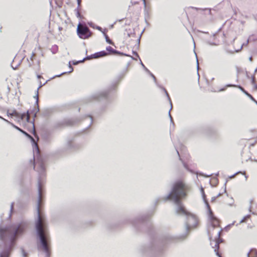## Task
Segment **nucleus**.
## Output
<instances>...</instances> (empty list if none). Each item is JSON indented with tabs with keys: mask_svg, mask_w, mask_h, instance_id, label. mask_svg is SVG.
<instances>
[{
	"mask_svg": "<svg viewBox=\"0 0 257 257\" xmlns=\"http://www.w3.org/2000/svg\"><path fill=\"white\" fill-rule=\"evenodd\" d=\"M23 134H24V135H25L26 136L28 137L29 138H31L32 139H33V138L30 136L29 135L28 133H27L26 132H25V131H24L23 130H22V132H21Z\"/></svg>",
	"mask_w": 257,
	"mask_h": 257,
	"instance_id": "19",
	"label": "nucleus"
},
{
	"mask_svg": "<svg viewBox=\"0 0 257 257\" xmlns=\"http://www.w3.org/2000/svg\"><path fill=\"white\" fill-rule=\"evenodd\" d=\"M247 255L248 257H257V250L254 248L250 249Z\"/></svg>",
	"mask_w": 257,
	"mask_h": 257,
	"instance_id": "13",
	"label": "nucleus"
},
{
	"mask_svg": "<svg viewBox=\"0 0 257 257\" xmlns=\"http://www.w3.org/2000/svg\"><path fill=\"white\" fill-rule=\"evenodd\" d=\"M41 167L43 169H44V164L42 162L40 163Z\"/></svg>",
	"mask_w": 257,
	"mask_h": 257,
	"instance_id": "24",
	"label": "nucleus"
},
{
	"mask_svg": "<svg viewBox=\"0 0 257 257\" xmlns=\"http://www.w3.org/2000/svg\"><path fill=\"white\" fill-rule=\"evenodd\" d=\"M37 77L38 79H40V78H42V77L40 75H38Z\"/></svg>",
	"mask_w": 257,
	"mask_h": 257,
	"instance_id": "27",
	"label": "nucleus"
},
{
	"mask_svg": "<svg viewBox=\"0 0 257 257\" xmlns=\"http://www.w3.org/2000/svg\"><path fill=\"white\" fill-rule=\"evenodd\" d=\"M106 41L109 43L112 44V41L108 38L107 36H106Z\"/></svg>",
	"mask_w": 257,
	"mask_h": 257,
	"instance_id": "22",
	"label": "nucleus"
},
{
	"mask_svg": "<svg viewBox=\"0 0 257 257\" xmlns=\"http://www.w3.org/2000/svg\"><path fill=\"white\" fill-rule=\"evenodd\" d=\"M205 202L208 210L209 223L213 228L220 227V220L214 216L208 201L205 200Z\"/></svg>",
	"mask_w": 257,
	"mask_h": 257,
	"instance_id": "4",
	"label": "nucleus"
},
{
	"mask_svg": "<svg viewBox=\"0 0 257 257\" xmlns=\"http://www.w3.org/2000/svg\"><path fill=\"white\" fill-rule=\"evenodd\" d=\"M132 3H134V4H138V2H132Z\"/></svg>",
	"mask_w": 257,
	"mask_h": 257,
	"instance_id": "28",
	"label": "nucleus"
},
{
	"mask_svg": "<svg viewBox=\"0 0 257 257\" xmlns=\"http://www.w3.org/2000/svg\"><path fill=\"white\" fill-rule=\"evenodd\" d=\"M229 86H234V87H237L239 89H240L243 93H244L247 96H248L249 97L251 98V99H253V97L250 94H249L247 91H246L244 88L243 87H242L241 86H239V85H229Z\"/></svg>",
	"mask_w": 257,
	"mask_h": 257,
	"instance_id": "14",
	"label": "nucleus"
},
{
	"mask_svg": "<svg viewBox=\"0 0 257 257\" xmlns=\"http://www.w3.org/2000/svg\"><path fill=\"white\" fill-rule=\"evenodd\" d=\"M26 228V224L21 223L17 227L12 226L6 228H1L0 238L3 240L8 239L11 243H13L15 240L16 237L22 234Z\"/></svg>",
	"mask_w": 257,
	"mask_h": 257,
	"instance_id": "3",
	"label": "nucleus"
},
{
	"mask_svg": "<svg viewBox=\"0 0 257 257\" xmlns=\"http://www.w3.org/2000/svg\"><path fill=\"white\" fill-rule=\"evenodd\" d=\"M76 15L78 18H80V13L79 11H77Z\"/></svg>",
	"mask_w": 257,
	"mask_h": 257,
	"instance_id": "23",
	"label": "nucleus"
},
{
	"mask_svg": "<svg viewBox=\"0 0 257 257\" xmlns=\"http://www.w3.org/2000/svg\"><path fill=\"white\" fill-rule=\"evenodd\" d=\"M77 32L78 36L83 39H86L91 36L92 33L89 29L81 24L78 25Z\"/></svg>",
	"mask_w": 257,
	"mask_h": 257,
	"instance_id": "5",
	"label": "nucleus"
},
{
	"mask_svg": "<svg viewBox=\"0 0 257 257\" xmlns=\"http://www.w3.org/2000/svg\"><path fill=\"white\" fill-rule=\"evenodd\" d=\"M78 6H80L81 0H77Z\"/></svg>",
	"mask_w": 257,
	"mask_h": 257,
	"instance_id": "26",
	"label": "nucleus"
},
{
	"mask_svg": "<svg viewBox=\"0 0 257 257\" xmlns=\"http://www.w3.org/2000/svg\"><path fill=\"white\" fill-rule=\"evenodd\" d=\"M220 233H221V231H220L218 232V238L217 240H216L215 246L214 247V251L215 252L216 254L218 257H222L221 254L219 253V252L218 251V249H219V243H220L219 242V237H220Z\"/></svg>",
	"mask_w": 257,
	"mask_h": 257,
	"instance_id": "9",
	"label": "nucleus"
},
{
	"mask_svg": "<svg viewBox=\"0 0 257 257\" xmlns=\"http://www.w3.org/2000/svg\"><path fill=\"white\" fill-rule=\"evenodd\" d=\"M30 113L29 111H27L26 113H20L19 118L21 119V120L24 121L26 120L28 123H29L30 126L28 128L29 132L33 134L35 136H36V130L35 128V125L34 122L30 121Z\"/></svg>",
	"mask_w": 257,
	"mask_h": 257,
	"instance_id": "6",
	"label": "nucleus"
},
{
	"mask_svg": "<svg viewBox=\"0 0 257 257\" xmlns=\"http://www.w3.org/2000/svg\"><path fill=\"white\" fill-rule=\"evenodd\" d=\"M42 205V188L41 184H39V200L37 205L38 219L36 222V228L40 238L42 247L44 251L42 253L44 257H50V248L49 246V235L45 217L41 212Z\"/></svg>",
	"mask_w": 257,
	"mask_h": 257,
	"instance_id": "1",
	"label": "nucleus"
},
{
	"mask_svg": "<svg viewBox=\"0 0 257 257\" xmlns=\"http://www.w3.org/2000/svg\"><path fill=\"white\" fill-rule=\"evenodd\" d=\"M66 123H67V125H72V122H70V121H69L66 122Z\"/></svg>",
	"mask_w": 257,
	"mask_h": 257,
	"instance_id": "25",
	"label": "nucleus"
},
{
	"mask_svg": "<svg viewBox=\"0 0 257 257\" xmlns=\"http://www.w3.org/2000/svg\"><path fill=\"white\" fill-rule=\"evenodd\" d=\"M199 224V220L198 218L191 214L188 215L187 220V226L189 229L195 228L198 226Z\"/></svg>",
	"mask_w": 257,
	"mask_h": 257,
	"instance_id": "7",
	"label": "nucleus"
},
{
	"mask_svg": "<svg viewBox=\"0 0 257 257\" xmlns=\"http://www.w3.org/2000/svg\"><path fill=\"white\" fill-rule=\"evenodd\" d=\"M214 200H215V198L214 199H212V200H211V202H213Z\"/></svg>",
	"mask_w": 257,
	"mask_h": 257,
	"instance_id": "29",
	"label": "nucleus"
},
{
	"mask_svg": "<svg viewBox=\"0 0 257 257\" xmlns=\"http://www.w3.org/2000/svg\"><path fill=\"white\" fill-rule=\"evenodd\" d=\"M9 253L8 252H5L2 253L0 255V257H8Z\"/></svg>",
	"mask_w": 257,
	"mask_h": 257,
	"instance_id": "16",
	"label": "nucleus"
},
{
	"mask_svg": "<svg viewBox=\"0 0 257 257\" xmlns=\"http://www.w3.org/2000/svg\"><path fill=\"white\" fill-rule=\"evenodd\" d=\"M108 54L105 51H102L97 53H96L93 55V58H98L100 57H104L107 56Z\"/></svg>",
	"mask_w": 257,
	"mask_h": 257,
	"instance_id": "10",
	"label": "nucleus"
},
{
	"mask_svg": "<svg viewBox=\"0 0 257 257\" xmlns=\"http://www.w3.org/2000/svg\"><path fill=\"white\" fill-rule=\"evenodd\" d=\"M36 56V54L35 53L33 52L32 54V55H31V57L30 58V59L31 60V61H33L34 58Z\"/></svg>",
	"mask_w": 257,
	"mask_h": 257,
	"instance_id": "21",
	"label": "nucleus"
},
{
	"mask_svg": "<svg viewBox=\"0 0 257 257\" xmlns=\"http://www.w3.org/2000/svg\"><path fill=\"white\" fill-rule=\"evenodd\" d=\"M190 190V185L183 180H178L173 183L171 190L166 199L172 200L176 204H179L181 200L186 198Z\"/></svg>",
	"mask_w": 257,
	"mask_h": 257,
	"instance_id": "2",
	"label": "nucleus"
},
{
	"mask_svg": "<svg viewBox=\"0 0 257 257\" xmlns=\"http://www.w3.org/2000/svg\"><path fill=\"white\" fill-rule=\"evenodd\" d=\"M6 121H7L8 122L11 123V124L16 129L18 130V131H19L20 132H22V130L20 128H19V127H18L17 126L15 125L14 124L12 123H11L10 122H9L8 120H6Z\"/></svg>",
	"mask_w": 257,
	"mask_h": 257,
	"instance_id": "15",
	"label": "nucleus"
},
{
	"mask_svg": "<svg viewBox=\"0 0 257 257\" xmlns=\"http://www.w3.org/2000/svg\"><path fill=\"white\" fill-rule=\"evenodd\" d=\"M106 50L108 52V55L110 54H120V53L118 52L116 50L113 49L111 46L107 47Z\"/></svg>",
	"mask_w": 257,
	"mask_h": 257,
	"instance_id": "12",
	"label": "nucleus"
},
{
	"mask_svg": "<svg viewBox=\"0 0 257 257\" xmlns=\"http://www.w3.org/2000/svg\"><path fill=\"white\" fill-rule=\"evenodd\" d=\"M7 114L9 116H15L17 118L19 117L20 115V113L16 110H14L12 111H8Z\"/></svg>",
	"mask_w": 257,
	"mask_h": 257,
	"instance_id": "11",
	"label": "nucleus"
},
{
	"mask_svg": "<svg viewBox=\"0 0 257 257\" xmlns=\"http://www.w3.org/2000/svg\"><path fill=\"white\" fill-rule=\"evenodd\" d=\"M250 218V216L249 215H247L246 216H245L243 219H242L241 221V222H244L246 219H249Z\"/></svg>",
	"mask_w": 257,
	"mask_h": 257,
	"instance_id": "20",
	"label": "nucleus"
},
{
	"mask_svg": "<svg viewBox=\"0 0 257 257\" xmlns=\"http://www.w3.org/2000/svg\"><path fill=\"white\" fill-rule=\"evenodd\" d=\"M241 174L245 176L246 180L248 178V176L246 175V172L245 171H244V172H239L236 173V174Z\"/></svg>",
	"mask_w": 257,
	"mask_h": 257,
	"instance_id": "17",
	"label": "nucleus"
},
{
	"mask_svg": "<svg viewBox=\"0 0 257 257\" xmlns=\"http://www.w3.org/2000/svg\"><path fill=\"white\" fill-rule=\"evenodd\" d=\"M23 134H24V135H25L26 136L28 137L29 138H31L32 139H33V138L30 136L29 135L28 133H27L26 132H25V131H24L23 130H22V132H21Z\"/></svg>",
	"mask_w": 257,
	"mask_h": 257,
	"instance_id": "18",
	"label": "nucleus"
},
{
	"mask_svg": "<svg viewBox=\"0 0 257 257\" xmlns=\"http://www.w3.org/2000/svg\"><path fill=\"white\" fill-rule=\"evenodd\" d=\"M177 204L178 205V207L176 210L177 213L183 214L187 216L188 215H189L190 213L185 209V207L181 203V202L179 203V204Z\"/></svg>",
	"mask_w": 257,
	"mask_h": 257,
	"instance_id": "8",
	"label": "nucleus"
}]
</instances>
